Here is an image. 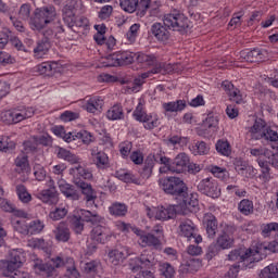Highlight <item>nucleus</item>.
<instances>
[{
  "instance_id": "5",
  "label": "nucleus",
  "mask_w": 278,
  "mask_h": 278,
  "mask_svg": "<svg viewBox=\"0 0 278 278\" xmlns=\"http://www.w3.org/2000/svg\"><path fill=\"white\" fill-rule=\"evenodd\" d=\"M70 175H73L74 184L77 186V188H80L88 205H93L97 195H94L92 185L84 181V179H92V172L81 165H78L70 168Z\"/></svg>"
},
{
  "instance_id": "23",
  "label": "nucleus",
  "mask_w": 278,
  "mask_h": 278,
  "mask_svg": "<svg viewBox=\"0 0 278 278\" xmlns=\"http://www.w3.org/2000/svg\"><path fill=\"white\" fill-rule=\"evenodd\" d=\"M112 60H115L117 66H127V64H134L136 53L130 51H119L112 55Z\"/></svg>"
},
{
  "instance_id": "41",
  "label": "nucleus",
  "mask_w": 278,
  "mask_h": 278,
  "mask_svg": "<svg viewBox=\"0 0 278 278\" xmlns=\"http://www.w3.org/2000/svg\"><path fill=\"white\" fill-rule=\"evenodd\" d=\"M135 60H137L139 64H147V66H153L157 62V59L155 58V55L144 54L142 52L136 53Z\"/></svg>"
},
{
  "instance_id": "64",
  "label": "nucleus",
  "mask_w": 278,
  "mask_h": 278,
  "mask_svg": "<svg viewBox=\"0 0 278 278\" xmlns=\"http://www.w3.org/2000/svg\"><path fill=\"white\" fill-rule=\"evenodd\" d=\"M250 154L253 155V157H264L270 155V150L264 147H258V148H252L250 149Z\"/></svg>"
},
{
  "instance_id": "29",
  "label": "nucleus",
  "mask_w": 278,
  "mask_h": 278,
  "mask_svg": "<svg viewBox=\"0 0 278 278\" xmlns=\"http://www.w3.org/2000/svg\"><path fill=\"white\" fill-rule=\"evenodd\" d=\"M53 233L58 242H68L71 240V230L64 223H60L53 230Z\"/></svg>"
},
{
  "instance_id": "43",
  "label": "nucleus",
  "mask_w": 278,
  "mask_h": 278,
  "mask_svg": "<svg viewBox=\"0 0 278 278\" xmlns=\"http://www.w3.org/2000/svg\"><path fill=\"white\" fill-rule=\"evenodd\" d=\"M260 277L262 278H278V263H273L262 269Z\"/></svg>"
},
{
  "instance_id": "31",
  "label": "nucleus",
  "mask_w": 278,
  "mask_h": 278,
  "mask_svg": "<svg viewBox=\"0 0 278 278\" xmlns=\"http://www.w3.org/2000/svg\"><path fill=\"white\" fill-rule=\"evenodd\" d=\"M51 49V41L47 40V39H42L40 41L37 42V46L34 48V56L37 60H40L42 58H45V55H47V53H49V50Z\"/></svg>"
},
{
  "instance_id": "4",
  "label": "nucleus",
  "mask_w": 278,
  "mask_h": 278,
  "mask_svg": "<svg viewBox=\"0 0 278 278\" xmlns=\"http://www.w3.org/2000/svg\"><path fill=\"white\" fill-rule=\"evenodd\" d=\"M66 266L65 277L67 278H79L80 274L75 266V260L73 257L62 258L56 256L51 258L46 264L42 260L37 258L34 261L33 268L37 275H42L43 277H54L56 275V268H62Z\"/></svg>"
},
{
  "instance_id": "42",
  "label": "nucleus",
  "mask_w": 278,
  "mask_h": 278,
  "mask_svg": "<svg viewBox=\"0 0 278 278\" xmlns=\"http://www.w3.org/2000/svg\"><path fill=\"white\" fill-rule=\"evenodd\" d=\"M140 36V24H132L125 35V38L129 45H134Z\"/></svg>"
},
{
  "instance_id": "57",
  "label": "nucleus",
  "mask_w": 278,
  "mask_h": 278,
  "mask_svg": "<svg viewBox=\"0 0 278 278\" xmlns=\"http://www.w3.org/2000/svg\"><path fill=\"white\" fill-rule=\"evenodd\" d=\"M16 148V143H14L10 137L3 136L0 138V151H4V153H8V151H12Z\"/></svg>"
},
{
  "instance_id": "10",
  "label": "nucleus",
  "mask_w": 278,
  "mask_h": 278,
  "mask_svg": "<svg viewBox=\"0 0 278 278\" xmlns=\"http://www.w3.org/2000/svg\"><path fill=\"white\" fill-rule=\"evenodd\" d=\"M262 249L256 248L253 249H245L240 248L232 250L228 254V260L230 262H237V264H240V262H247V264H253L254 262H261L262 260Z\"/></svg>"
},
{
  "instance_id": "11",
  "label": "nucleus",
  "mask_w": 278,
  "mask_h": 278,
  "mask_svg": "<svg viewBox=\"0 0 278 278\" xmlns=\"http://www.w3.org/2000/svg\"><path fill=\"white\" fill-rule=\"evenodd\" d=\"M166 161L167 164H164L159 169L162 175H166L167 173H176L178 175L186 173L188 164H190V157L186 153H179L174 161L166 156Z\"/></svg>"
},
{
  "instance_id": "51",
  "label": "nucleus",
  "mask_w": 278,
  "mask_h": 278,
  "mask_svg": "<svg viewBox=\"0 0 278 278\" xmlns=\"http://www.w3.org/2000/svg\"><path fill=\"white\" fill-rule=\"evenodd\" d=\"M192 153L193 155H207V153H210V147L205 141H198L192 147Z\"/></svg>"
},
{
  "instance_id": "63",
  "label": "nucleus",
  "mask_w": 278,
  "mask_h": 278,
  "mask_svg": "<svg viewBox=\"0 0 278 278\" xmlns=\"http://www.w3.org/2000/svg\"><path fill=\"white\" fill-rule=\"evenodd\" d=\"M119 179L124 181L125 184H136L139 186L140 184V178L138 176L134 175L132 173H124L119 176Z\"/></svg>"
},
{
  "instance_id": "38",
  "label": "nucleus",
  "mask_w": 278,
  "mask_h": 278,
  "mask_svg": "<svg viewBox=\"0 0 278 278\" xmlns=\"http://www.w3.org/2000/svg\"><path fill=\"white\" fill-rule=\"evenodd\" d=\"M238 212L243 216H251L255 212V206L251 200L243 199L238 203Z\"/></svg>"
},
{
  "instance_id": "52",
  "label": "nucleus",
  "mask_w": 278,
  "mask_h": 278,
  "mask_svg": "<svg viewBox=\"0 0 278 278\" xmlns=\"http://www.w3.org/2000/svg\"><path fill=\"white\" fill-rule=\"evenodd\" d=\"M16 194L22 203H29L31 201V194H29L27 188L23 185L16 186Z\"/></svg>"
},
{
  "instance_id": "24",
  "label": "nucleus",
  "mask_w": 278,
  "mask_h": 278,
  "mask_svg": "<svg viewBox=\"0 0 278 278\" xmlns=\"http://www.w3.org/2000/svg\"><path fill=\"white\" fill-rule=\"evenodd\" d=\"M203 224L208 238H214L216 231H218V220L216 219V216L212 213H206L203 217Z\"/></svg>"
},
{
  "instance_id": "14",
  "label": "nucleus",
  "mask_w": 278,
  "mask_h": 278,
  "mask_svg": "<svg viewBox=\"0 0 278 278\" xmlns=\"http://www.w3.org/2000/svg\"><path fill=\"white\" fill-rule=\"evenodd\" d=\"M156 164H168V161L166 160V155H164V152L159 151L154 154H149L144 161V165L141 172V177L143 179H149L151 175L153 174V168L155 167Z\"/></svg>"
},
{
  "instance_id": "59",
  "label": "nucleus",
  "mask_w": 278,
  "mask_h": 278,
  "mask_svg": "<svg viewBox=\"0 0 278 278\" xmlns=\"http://www.w3.org/2000/svg\"><path fill=\"white\" fill-rule=\"evenodd\" d=\"M45 229V224L40 220H33L28 224V236H36V233H40Z\"/></svg>"
},
{
  "instance_id": "30",
  "label": "nucleus",
  "mask_w": 278,
  "mask_h": 278,
  "mask_svg": "<svg viewBox=\"0 0 278 278\" xmlns=\"http://www.w3.org/2000/svg\"><path fill=\"white\" fill-rule=\"evenodd\" d=\"M38 199L42 201V203L54 205V203H58V190L43 189L38 193Z\"/></svg>"
},
{
  "instance_id": "19",
  "label": "nucleus",
  "mask_w": 278,
  "mask_h": 278,
  "mask_svg": "<svg viewBox=\"0 0 278 278\" xmlns=\"http://www.w3.org/2000/svg\"><path fill=\"white\" fill-rule=\"evenodd\" d=\"M235 232L236 227L226 226L223 233L217 238V247H219V249H231V247H233Z\"/></svg>"
},
{
  "instance_id": "3",
  "label": "nucleus",
  "mask_w": 278,
  "mask_h": 278,
  "mask_svg": "<svg viewBox=\"0 0 278 278\" xmlns=\"http://www.w3.org/2000/svg\"><path fill=\"white\" fill-rule=\"evenodd\" d=\"M163 23L164 25L162 23H154L150 29L152 36L156 38L159 42H166V40L170 38V31H168V29H173V31H184V29H188L189 27L188 17L177 10L165 14ZM166 27H168V29Z\"/></svg>"
},
{
  "instance_id": "39",
  "label": "nucleus",
  "mask_w": 278,
  "mask_h": 278,
  "mask_svg": "<svg viewBox=\"0 0 278 278\" xmlns=\"http://www.w3.org/2000/svg\"><path fill=\"white\" fill-rule=\"evenodd\" d=\"M13 229L22 236H29V224L25 218L13 219L12 222Z\"/></svg>"
},
{
  "instance_id": "7",
  "label": "nucleus",
  "mask_w": 278,
  "mask_h": 278,
  "mask_svg": "<svg viewBox=\"0 0 278 278\" xmlns=\"http://www.w3.org/2000/svg\"><path fill=\"white\" fill-rule=\"evenodd\" d=\"M25 262V253L23 250H12L10 252V260L0 261V273L4 277H12L18 271Z\"/></svg>"
},
{
  "instance_id": "45",
  "label": "nucleus",
  "mask_w": 278,
  "mask_h": 278,
  "mask_svg": "<svg viewBox=\"0 0 278 278\" xmlns=\"http://www.w3.org/2000/svg\"><path fill=\"white\" fill-rule=\"evenodd\" d=\"M109 212L112 216H125L127 214V205L123 203H113L109 207Z\"/></svg>"
},
{
  "instance_id": "15",
  "label": "nucleus",
  "mask_w": 278,
  "mask_h": 278,
  "mask_svg": "<svg viewBox=\"0 0 278 278\" xmlns=\"http://www.w3.org/2000/svg\"><path fill=\"white\" fill-rule=\"evenodd\" d=\"M177 215L175 205L147 207V216L154 220H170Z\"/></svg>"
},
{
  "instance_id": "44",
  "label": "nucleus",
  "mask_w": 278,
  "mask_h": 278,
  "mask_svg": "<svg viewBox=\"0 0 278 278\" xmlns=\"http://www.w3.org/2000/svg\"><path fill=\"white\" fill-rule=\"evenodd\" d=\"M119 8L128 14H134L138 10V0H119Z\"/></svg>"
},
{
  "instance_id": "9",
  "label": "nucleus",
  "mask_w": 278,
  "mask_h": 278,
  "mask_svg": "<svg viewBox=\"0 0 278 278\" xmlns=\"http://www.w3.org/2000/svg\"><path fill=\"white\" fill-rule=\"evenodd\" d=\"M132 232L137 236V242L143 249L150 247L152 249H157L162 242L160 238H162V228L156 227L151 232H146L140 228H132Z\"/></svg>"
},
{
  "instance_id": "48",
  "label": "nucleus",
  "mask_w": 278,
  "mask_h": 278,
  "mask_svg": "<svg viewBox=\"0 0 278 278\" xmlns=\"http://www.w3.org/2000/svg\"><path fill=\"white\" fill-rule=\"evenodd\" d=\"M14 12H16V8L15 7H10L9 8V16H10V21L13 24V27H15V29L17 31H25V26L23 25V22L18 21V17L14 16Z\"/></svg>"
},
{
  "instance_id": "26",
  "label": "nucleus",
  "mask_w": 278,
  "mask_h": 278,
  "mask_svg": "<svg viewBox=\"0 0 278 278\" xmlns=\"http://www.w3.org/2000/svg\"><path fill=\"white\" fill-rule=\"evenodd\" d=\"M91 156L93 157L97 168L103 170L110 167V157L105 154V152L92 149Z\"/></svg>"
},
{
  "instance_id": "33",
  "label": "nucleus",
  "mask_w": 278,
  "mask_h": 278,
  "mask_svg": "<svg viewBox=\"0 0 278 278\" xmlns=\"http://www.w3.org/2000/svg\"><path fill=\"white\" fill-rule=\"evenodd\" d=\"M141 123L144 129L151 131L156 127H160V115H157V113L155 112L148 113L146 118Z\"/></svg>"
},
{
  "instance_id": "28",
  "label": "nucleus",
  "mask_w": 278,
  "mask_h": 278,
  "mask_svg": "<svg viewBox=\"0 0 278 278\" xmlns=\"http://www.w3.org/2000/svg\"><path fill=\"white\" fill-rule=\"evenodd\" d=\"M262 236L263 238H270L274 242L278 239V223L271 222L262 225Z\"/></svg>"
},
{
  "instance_id": "60",
  "label": "nucleus",
  "mask_w": 278,
  "mask_h": 278,
  "mask_svg": "<svg viewBox=\"0 0 278 278\" xmlns=\"http://www.w3.org/2000/svg\"><path fill=\"white\" fill-rule=\"evenodd\" d=\"M118 149L122 157L124 160H127V157H129V154L131 153V149H134V143H131V141H124L119 143Z\"/></svg>"
},
{
  "instance_id": "46",
  "label": "nucleus",
  "mask_w": 278,
  "mask_h": 278,
  "mask_svg": "<svg viewBox=\"0 0 278 278\" xmlns=\"http://www.w3.org/2000/svg\"><path fill=\"white\" fill-rule=\"evenodd\" d=\"M203 127L208 130V132L216 131L218 129V117L208 114L203 122Z\"/></svg>"
},
{
  "instance_id": "13",
  "label": "nucleus",
  "mask_w": 278,
  "mask_h": 278,
  "mask_svg": "<svg viewBox=\"0 0 278 278\" xmlns=\"http://www.w3.org/2000/svg\"><path fill=\"white\" fill-rule=\"evenodd\" d=\"M179 236L181 238H187L189 242H193L195 244H201L203 242V237L199 235V228L195 226L192 219H181L178 226Z\"/></svg>"
},
{
  "instance_id": "17",
  "label": "nucleus",
  "mask_w": 278,
  "mask_h": 278,
  "mask_svg": "<svg viewBox=\"0 0 278 278\" xmlns=\"http://www.w3.org/2000/svg\"><path fill=\"white\" fill-rule=\"evenodd\" d=\"M129 255H131V250H129L128 247H121L109 252V262H111L113 266H118L123 264Z\"/></svg>"
},
{
  "instance_id": "35",
  "label": "nucleus",
  "mask_w": 278,
  "mask_h": 278,
  "mask_svg": "<svg viewBox=\"0 0 278 278\" xmlns=\"http://www.w3.org/2000/svg\"><path fill=\"white\" fill-rule=\"evenodd\" d=\"M236 170L239 173V175H243V177H247L248 179H253L255 175H257V169L255 167L241 162L240 164L236 165Z\"/></svg>"
},
{
  "instance_id": "49",
  "label": "nucleus",
  "mask_w": 278,
  "mask_h": 278,
  "mask_svg": "<svg viewBox=\"0 0 278 278\" xmlns=\"http://www.w3.org/2000/svg\"><path fill=\"white\" fill-rule=\"evenodd\" d=\"M148 114L149 113H147V110H144V104H142V102L139 101L138 105L136 106L135 111L132 112V117L138 123H142Z\"/></svg>"
},
{
  "instance_id": "18",
  "label": "nucleus",
  "mask_w": 278,
  "mask_h": 278,
  "mask_svg": "<svg viewBox=\"0 0 278 278\" xmlns=\"http://www.w3.org/2000/svg\"><path fill=\"white\" fill-rule=\"evenodd\" d=\"M186 108H188V103L186 102V100H176L162 103L163 114L165 116H170L172 114H179L184 112Z\"/></svg>"
},
{
  "instance_id": "34",
  "label": "nucleus",
  "mask_w": 278,
  "mask_h": 278,
  "mask_svg": "<svg viewBox=\"0 0 278 278\" xmlns=\"http://www.w3.org/2000/svg\"><path fill=\"white\" fill-rule=\"evenodd\" d=\"M108 121H123L125 118V112L121 104H114L111 106L105 114Z\"/></svg>"
},
{
  "instance_id": "20",
  "label": "nucleus",
  "mask_w": 278,
  "mask_h": 278,
  "mask_svg": "<svg viewBox=\"0 0 278 278\" xmlns=\"http://www.w3.org/2000/svg\"><path fill=\"white\" fill-rule=\"evenodd\" d=\"M54 153L59 160L68 162L72 165L81 166V159L66 148L56 147Z\"/></svg>"
},
{
  "instance_id": "50",
  "label": "nucleus",
  "mask_w": 278,
  "mask_h": 278,
  "mask_svg": "<svg viewBox=\"0 0 278 278\" xmlns=\"http://www.w3.org/2000/svg\"><path fill=\"white\" fill-rule=\"evenodd\" d=\"M30 16H31V4L29 3L22 4L17 12V18L20 21H29Z\"/></svg>"
},
{
  "instance_id": "8",
  "label": "nucleus",
  "mask_w": 278,
  "mask_h": 278,
  "mask_svg": "<svg viewBox=\"0 0 278 278\" xmlns=\"http://www.w3.org/2000/svg\"><path fill=\"white\" fill-rule=\"evenodd\" d=\"M159 185L165 194H172V197H186L188 194V186L179 177L161 178Z\"/></svg>"
},
{
  "instance_id": "62",
  "label": "nucleus",
  "mask_w": 278,
  "mask_h": 278,
  "mask_svg": "<svg viewBox=\"0 0 278 278\" xmlns=\"http://www.w3.org/2000/svg\"><path fill=\"white\" fill-rule=\"evenodd\" d=\"M208 170L210 173H212V175H214V177H217V179H224L225 177H227V168L225 167L211 165L208 167Z\"/></svg>"
},
{
  "instance_id": "12",
  "label": "nucleus",
  "mask_w": 278,
  "mask_h": 278,
  "mask_svg": "<svg viewBox=\"0 0 278 278\" xmlns=\"http://www.w3.org/2000/svg\"><path fill=\"white\" fill-rule=\"evenodd\" d=\"M34 116V109L29 106H20L12 111H5L1 118L7 125H14L26 121V118H31Z\"/></svg>"
},
{
  "instance_id": "55",
  "label": "nucleus",
  "mask_w": 278,
  "mask_h": 278,
  "mask_svg": "<svg viewBox=\"0 0 278 278\" xmlns=\"http://www.w3.org/2000/svg\"><path fill=\"white\" fill-rule=\"evenodd\" d=\"M30 247L34 249H39V251H42L43 253H49L51 251L49 243L46 242L45 239H33L30 241Z\"/></svg>"
},
{
  "instance_id": "40",
  "label": "nucleus",
  "mask_w": 278,
  "mask_h": 278,
  "mask_svg": "<svg viewBox=\"0 0 278 278\" xmlns=\"http://www.w3.org/2000/svg\"><path fill=\"white\" fill-rule=\"evenodd\" d=\"M215 147L217 153L220 155H224L225 157H229L231 155V143H229L227 139L217 140Z\"/></svg>"
},
{
  "instance_id": "36",
  "label": "nucleus",
  "mask_w": 278,
  "mask_h": 278,
  "mask_svg": "<svg viewBox=\"0 0 278 278\" xmlns=\"http://www.w3.org/2000/svg\"><path fill=\"white\" fill-rule=\"evenodd\" d=\"M15 166L17 173H25L26 175H29V173H31V167H29V160L25 154H20L15 159Z\"/></svg>"
},
{
  "instance_id": "47",
  "label": "nucleus",
  "mask_w": 278,
  "mask_h": 278,
  "mask_svg": "<svg viewBox=\"0 0 278 278\" xmlns=\"http://www.w3.org/2000/svg\"><path fill=\"white\" fill-rule=\"evenodd\" d=\"M182 197V202L187 210H190L191 207H197L199 205V194L197 193H190L189 195H180Z\"/></svg>"
},
{
  "instance_id": "22",
  "label": "nucleus",
  "mask_w": 278,
  "mask_h": 278,
  "mask_svg": "<svg viewBox=\"0 0 278 278\" xmlns=\"http://www.w3.org/2000/svg\"><path fill=\"white\" fill-rule=\"evenodd\" d=\"M222 88L225 90L226 94H228L229 100L233 103H242V101H244V96H242L240 89L236 88L231 81L224 80L222 83Z\"/></svg>"
},
{
  "instance_id": "27",
  "label": "nucleus",
  "mask_w": 278,
  "mask_h": 278,
  "mask_svg": "<svg viewBox=\"0 0 278 278\" xmlns=\"http://www.w3.org/2000/svg\"><path fill=\"white\" fill-rule=\"evenodd\" d=\"M266 128V122L262 118H258L254 122L252 127H250V134L255 140H262V138H264Z\"/></svg>"
},
{
  "instance_id": "37",
  "label": "nucleus",
  "mask_w": 278,
  "mask_h": 278,
  "mask_svg": "<svg viewBox=\"0 0 278 278\" xmlns=\"http://www.w3.org/2000/svg\"><path fill=\"white\" fill-rule=\"evenodd\" d=\"M77 16L75 15V5L66 4L63 8V21L67 27L73 28V23Z\"/></svg>"
},
{
  "instance_id": "53",
  "label": "nucleus",
  "mask_w": 278,
  "mask_h": 278,
  "mask_svg": "<svg viewBox=\"0 0 278 278\" xmlns=\"http://www.w3.org/2000/svg\"><path fill=\"white\" fill-rule=\"evenodd\" d=\"M263 139L267 142H278V128L277 127H267L263 135Z\"/></svg>"
},
{
  "instance_id": "1",
  "label": "nucleus",
  "mask_w": 278,
  "mask_h": 278,
  "mask_svg": "<svg viewBox=\"0 0 278 278\" xmlns=\"http://www.w3.org/2000/svg\"><path fill=\"white\" fill-rule=\"evenodd\" d=\"M85 223H90L93 228L90 231V239L94 244H108L114 232L105 226V217L85 208H76L71 217V225L75 233L81 235Z\"/></svg>"
},
{
  "instance_id": "54",
  "label": "nucleus",
  "mask_w": 278,
  "mask_h": 278,
  "mask_svg": "<svg viewBox=\"0 0 278 278\" xmlns=\"http://www.w3.org/2000/svg\"><path fill=\"white\" fill-rule=\"evenodd\" d=\"M161 275L165 278H174L175 277V267L169 263H160L159 268Z\"/></svg>"
},
{
  "instance_id": "61",
  "label": "nucleus",
  "mask_w": 278,
  "mask_h": 278,
  "mask_svg": "<svg viewBox=\"0 0 278 278\" xmlns=\"http://www.w3.org/2000/svg\"><path fill=\"white\" fill-rule=\"evenodd\" d=\"M68 214L67 207H56L54 211L50 212L49 217L51 220H62L64 216Z\"/></svg>"
},
{
  "instance_id": "21",
  "label": "nucleus",
  "mask_w": 278,
  "mask_h": 278,
  "mask_svg": "<svg viewBox=\"0 0 278 278\" xmlns=\"http://www.w3.org/2000/svg\"><path fill=\"white\" fill-rule=\"evenodd\" d=\"M266 55L268 52L262 49H254V50H243L240 52V58L244 60V62H263L266 60Z\"/></svg>"
},
{
  "instance_id": "6",
  "label": "nucleus",
  "mask_w": 278,
  "mask_h": 278,
  "mask_svg": "<svg viewBox=\"0 0 278 278\" xmlns=\"http://www.w3.org/2000/svg\"><path fill=\"white\" fill-rule=\"evenodd\" d=\"M156 263L152 252L143 251L140 256L130 260L129 266L132 273L139 271L135 278H155L151 270L144 268H153Z\"/></svg>"
},
{
  "instance_id": "32",
  "label": "nucleus",
  "mask_w": 278,
  "mask_h": 278,
  "mask_svg": "<svg viewBox=\"0 0 278 278\" xmlns=\"http://www.w3.org/2000/svg\"><path fill=\"white\" fill-rule=\"evenodd\" d=\"M149 77V73L141 74V77L135 78L132 83H128L125 88V92L131 94V92H140V88H142V84H144V79Z\"/></svg>"
},
{
  "instance_id": "25",
  "label": "nucleus",
  "mask_w": 278,
  "mask_h": 278,
  "mask_svg": "<svg viewBox=\"0 0 278 278\" xmlns=\"http://www.w3.org/2000/svg\"><path fill=\"white\" fill-rule=\"evenodd\" d=\"M103 103L104 102L101 97L93 96L85 100L83 108L86 112H89V114H97V112H101Z\"/></svg>"
},
{
  "instance_id": "56",
  "label": "nucleus",
  "mask_w": 278,
  "mask_h": 278,
  "mask_svg": "<svg viewBox=\"0 0 278 278\" xmlns=\"http://www.w3.org/2000/svg\"><path fill=\"white\" fill-rule=\"evenodd\" d=\"M226 190L228 194H235L238 197V199H244V197H247L248 194L247 189L240 188L239 186L236 185H228L226 187Z\"/></svg>"
},
{
  "instance_id": "58",
  "label": "nucleus",
  "mask_w": 278,
  "mask_h": 278,
  "mask_svg": "<svg viewBox=\"0 0 278 278\" xmlns=\"http://www.w3.org/2000/svg\"><path fill=\"white\" fill-rule=\"evenodd\" d=\"M149 8H151V0H138L136 10L137 16H139L140 18H142V16H146Z\"/></svg>"
},
{
  "instance_id": "16",
  "label": "nucleus",
  "mask_w": 278,
  "mask_h": 278,
  "mask_svg": "<svg viewBox=\"0 0 278 278\" xmlns=\"http://www.w3.org/2000/svg\"><path fill=\"white\" fill-rule=\"evenodd\" d=\"M198 190L206 197L218 199L220 197V189L218 182L214 178H204L198 184Z\"/></svg>"
},
{
  "instance_id": "2",
  "label": "nucleus",
  "mask_w": 278,
  "mask_h": 278,
  "mask_svg": "<svg viewBox=\"0 0 278 278\" xmlns=\"http://www.w3.org/2000/svg\"><path fill=\"white\" fill-rule=\"evenodd\" d=\"M53 18H55V8L43 7L37 9L34 18L30 20V27L35 31H40L45 29V26L50 25V28L43 31V40H48V42L58 38V34L64 33L62 22L60 20L53 21Z\"/></svg>"
}]
</instances>
